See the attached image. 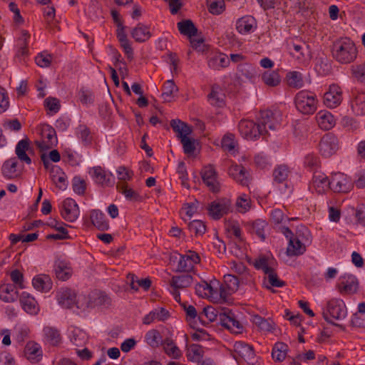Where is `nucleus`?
<instances>
[{"label": "nucleus", "mask_w": 365, "mask_h": 365, "mask_svg": "<svg viewBox=\"0 0 365 365\" xmlns=\"http://www.w3.org/2000/svg\"><path fill=\"white\" fill-rule=\"evenodd\" d=\"M236 207L239 212L245 213L251 207V199L246 195H240L236 201Z\"/></svg>", "instance_id": "60"}, {"label": "nucleus", "mask_w": 365, "mask_h": 365, "mask_svg": "<svg viewBox=\"0 0 365 365\" xmlns=\"http://www.w3.org/2000/svg\"><path fill=\"white\" fill-rule=\"evenodd\" d=\"M306 252V244L293 237L289 241L286 253L289 257L299 256Z\"/></svg>", "instance_id": "37"}, {"label": "nucleus", "mask_w": 365, "mask_h": 365, "mask_svg": "<svg viewBox=\"0 0 365 365\" xmlns=\"http://www.w3.org/2000/svg\"><path fill=\"white\" fill-rule=\"evenodd\" d=\"M188 228L195 235H202L206 231V226L201 220H192L189 223Z\"/></svg>", "instance_id": "64"}, {"label": "nucleus", "mask_w": 365, "mask_h": 365, "mask_svg": "<svg viewBox=\"0 0 365 365\" xmlns=\"http://www.w3.org/2000/svg\"><path fill=\"white\" fill-rule=\"evenodd\" d=\"M163 349L166 354L173 359H179L181 356L180 349L174 344V342L167 339L163 341Z\"/></svg>", "instance_id": "56"}, {"label": "nucleus", "mask_w": 365, "mask_h": 365, "mask_svg": "<svg viewBox=\"0 0 365 365\" xmlns=\"http://www.w3.org/2000/svg\"><path fill=\"white\" fill-rule=\"evenodd\" d=\"M240 281L232 274L224 276V283L220 287V297L225 300L230 295L235 292L239 288Z\"/></svg>", "instance_id": "17"}, {"label": "nucleus", "mask_w": 365, "mask_h": 365, "mask_svg": "<svg viewBox=\"0 0 365 365\" xmlns=\"http://www.w3.org/2000/svg\"><path fill=\"white\" fill-rule=\"evenodd\" d=\"M327 312H323L324 319L335 326H338V324L332 322L328 314L336 320H342L347 316V308L345 302L341 299L334 298L330 299L327 304Z\"/></svg>", "instance_id": "3"}, {"label": "nucleus", "mask_w": 365, "mask_h": 365, "mask_svg": "<svg viewBox=\"0 0 365 365\" xmlns=\"http://www.w3.org/2000/svg\"><path fill=\"white\" fill-rule=\"evenodd\" d=\"M61 217L69 222H75L80 215V210L76 202L70 197L65 199L61 206Z\"/></svg>", "instance_id": "10"}, {"label": "nucleus", "mask_w": 365, "mask_h": 365, "mask_svg": "<svg viewBox=\"0 0 365 365\" xmlns=\"http://www.w3.org/2000/svg\"><path fill=\"white\" fill-rule=\"evenodd\" d=\"M225 95L222 88L217 86L214 85L212 87L210 93L207 96V99L210 105L222 108L225 106Z\"/></svg>", "instance_id": "30"}, {"label": "nucleus", "mask_w": 365, "mask_h": 365, "mask_svg": "<svg viewBox=\"0 0 365 365\" xmlns=\"http://www.w3.org/2000/svg\"><path fill=\"white\" fill-rule=\"evenodd\" d=\"M257 29L256 19L250 15L242 16L236 22V29L241 34L252 33Z\"/></svg>", "instance_id": "24"}, {"label": "nucleus", "mask_w": 365, "mask_h": 365, "mask_svg": "<svg viewBox=\"0 0 365 365\" xmlns=\"http://www.w3.org/2000/svg\"><path fill=\"white\" fill-rule=\"evenodd\" d=\"M116 188L128 201L136 202L143 200V197L139 192L129 187L127 183H118Z\"/></svg>", "instance_id": "35"}, {"label": "nucleus", "mask_w": 365, "mask_h": 365, "mask_svg": "<svg viewBox=\"0 0 365 365\" xmlns=\"http://www.w3.org/2000/svg\"><path fill=\"white\" fill-rule=\"evenodd\" d=\"M287 345L283 342H277L274 344L272 356L274 361H282L286 358Z\"/></svg>", "instance_id": "55"}, {"label": "nucleus", "mask_w": 365, "mask_h": 365, "mask_svg": "<svg viewBox=\"0 0 365 365\" xmlns=\"http://www.w3.org/2000/svg\"><path fill=\"white\" fill-rule=\"evenodd\" d=\"M170 317V312L165 308L158 307L150 311L143 319L144 324H150L154 322H165Z\"/></svg>", "instance_id": "26"}, {"label": "nucleus", "mask_w": 365, "mask_h": 365, "mask_svg": "<svg viewBox=\"0 0 365 365\" xmlns=\"http://www.w3.org/2000/svg\"><path fill=\"white\" fill-rule=\"evenodd\" d=\"M319 126L324 130L331 129L336 123L334 116L328 110H320L316 115Z\"/></svg>", "instance_id": "29"}, {"label": "nucleus", "mask_w": 365, "mask_h": 365, "mask_svg": "<svg viewBox=\"0 0 365 365\" xmlns=\"http://www.w3.org/2000/svg\"><path fill=\"white\" fill-rule=\"evenodd\" d=\"M200 258L194 251L188 250L185 255H180L177 266V272H189L193 270L195 265L200 263Z\"/></svg>", "instance_id": "11"}, {"label": "nucleus", "mask_w": 365, "mask_h": 365, "mask_svg": "<svg viewBox=\"0 0 365 365\" xmlns=\"http://www.w3.org/2000/svg\"><path fill=\"white\" fill-rule=\"evenodd\" d=\"M246 226L252 234H255L262 240H264V229L267 227V223L265 220L257 219L255 221L247 222Z\"/></svg>", "instance_id": "43"}, {"label": "nucleus", "mask_w": 365, "mask_h": 365, "mask_svg": "<svg viewBox=\"0 0 365 365\" xmlns=\"http://www.w3.org/2000/svg\"><path fill=\"white\" fill-rule=\"evenodd\" d=\"M193 282V277L191 274L174 275L169 282L172 294L175 300L178 302H180V289L189 287Z\"/></svg>", "instance_id": "5"}, {"label": "nucleus", "mask_w": 365, "mask_h": 365, "mask_svg": "<svg viewBox=\"0 0 365 365\" xmlns=\"http://www.w3.org/2000/svg\"><path fill=\"white\" fill-rule=\"evenodd\" d=\"M89 174L93 181L102 186H111L114 183V178L111 173H106L101 166L90 169Z\"/></svg>", "instance_id": "16"}, {"label": "nucleus", "mask_w": 365, "mask_h": 365, "mask_svg": "<svg viewBox=\"0 0 365 365\" xmlns=\"http://www.w3.org/2000/svg\"><path fill=\"white\" fill-rule=\"evenodd\" d=\"M66 225L63 222H58L56 220H52L48 223V226L58 232V234L48 235L46 238L48 240H67L70 238L68 230L63 226Z\"/></svg>", "instance_id": "40"}, {"label": "nucleus", "mask_w": 365, "mask_h": 365, "mask_svg": "<svg viewBox=\"0 0 365 365\" xmlns=\"http://www.w3.org/2000/svg\"><path fill=\"white\" fill-rule=\"evenodd\" d=\"M204 355V351L202 346L192 344L187 349L186 356L189 361L199 363Z\"/></svg>", "instance_id": "48"}, {"label": "nucleus", "mask_w": 365, "mask_h": 365, "mask_svg": "<svg viewBox=\"0 0 365 365\" xmlns=\"http://www.w3.org/2000/svg\"><path fill=\"white\" fill-rule=\"evenodd\" d=\"M76 135L84 145H91L93 135L90 128L85 124H80L76 128Z\"/></svg>", "instance_id": "47"}, {"label": "nucleus", "mask_w": 365, "mask_h": 365, "mask_svg": "<svg viewBox=\"0 0 365 365\" xmlns=\"http://www.w3.org/2000/svg\"><path fill=\"white\" fill-rule=\"evenodd\" d=\"M217 314L215 309L212 307H206L203 310L198 314V319L202 324H208L217 320Z\"/></svg>", "instance_id": "54"}, {"label": "nucleus", "mask_w": 365, "mask_h": 365, "mask_svg": "<svg viewBox=\"0 0 365 365\" xmlns=\"http://www.w3.org/2000/svg\"><path fill=\"white\" fill-rule=\"evenodd\" d=\"M323 98L324 103L327 108H335L342 102V90L338 85L331 84L324 94Z\"/></svg>", "instance_id": "14"}, {"label": "nucleus", "mask_w": 365, "mask_h": 365, "mask_svg": "<svg viewBox=\"0 0 365 365\" xmlns=\"http://www.w3.org/2000/svg\"><path fill=\"white\" fill-rule=\"evenodd\" d=\"M258 125L263 130V135L267 133V128L274 130L279 127V123L275 120L271 110H267L260 113L258 120Z\"/></svg>", "instance_id": "21"}, {"label": "nucleus", "mask_w": 365, "mask_h": 365, "mask_svg": "<svg viewBox=\"0 0 365 365\" xmlns=\"http://www.w3.org/2000/svg\"><path fill=\"white\" fill-rule=\"evenodd\" d=\"M230 63V60L225 53H215L208 58V66L213 70H220L227 68Z\"/></svg>", "instance_id": "31"}, {"label": "nucleus", "mask_w": 365, "mask_h": 365, "mask_svg": "<svg viewBox=\"0 0 365 365\" xmlns=\"http://www.w3.org/2000/svg\"><path fill=\"white\" fill-rule=\"evenodd\" d=\"M196 294L201 297H215L217 292L210 284L202 281L195 286Z\"/></svg>", "instance_id": "50"}, {"label": "nucleus", "mask_w": 365, "mask_h": 365, "mask_svg": "<svg viewBox=\"0 0 365 365\" xmlns=\"http://www.w3.org/2000/svg\"><path fill=\"white\" fill-rule=\"evenodd\" d=\"M359 287L357 278L352 274H344L341 277L337 288L341 294H355Z\"/></svg>", "instance_id": "15"}, {"label": "nucleus", "mask_w": 365, "mask_h": 365, "mask_svg": "<svg viewBox=\"0 0 365 365\" xmlns=\"http://www.w3.org/2000/svg\"><path fill=\"white\" fill-rule=\"evenodd\" d=\"M19 298V289L9 282L0 284V299L6 303H12Z\"/></svg>", "instance_id": "20"}, {"label": "nucleus", "mask_w": 365, "mask_h": 365, "mask_svg": "<svg viewBox=\"0 0 365 365\" xmlns=\"http://www.w3.org/2000/svg\"><path fill=\"white\" fill-rule=\"evenodd\" d=\"M294 237L299 239L306 245L310 244L312 242V234L310 230L304 225L297 226Z\"/></svg>", "instance_id": "57"}, {"label": "nucleus", "mask_w": 365, "mask_h": 365, "mask_svg": "<svg viewBox=\"0 0 365 365\" xmlns=\"http://www.w3.org/2000/svg\"><path fill=\"white\" fill-rule=\"evenodd\" d=\"M294 103L297 110L300 113L309 115L316 112L318 100L314 93L307 90H302L294 96Z\"/></svg>", "instance_id": "2"}, {"label": "nucleus", "mask_w": 365, "mask_h": 365, "mask_svg": "<svg viewBox=\"0 0 365 365\" xmlns=\"http://www.w3.org/2000/svg\"><path fill=\"white\" fill-rule=\"evenodd\" d=\"M31 36L26 30L21 32V36L17 38L16 45V56L24 57L29 55V43Z\"/></svg>", "instance_id": "27"}, {"label": "nucleus", "mask_w": 365, "mask_h": 365, "mask_svg": "<svg viewBox=\"0 0 365 365\" xmlns=\"http://www.w3.org/2000/svg\"><path fill=\"white\" fill-rule=\"evenodd\" d=\"M228 174L243 186H248L251 180L249 172L241 165H232L228 170Z\"/></svg>", "instance_id": "19"}, {"label": "nucleus", "mask_w": 365, "mask_h": 365, "mask_svg": "<svg viewBox=\"0 0 365 365\" xmlns=\"http://www.w3.org/2000/svg\"><path fill=\"white\" fill-rule=\"evenodd\" d=\"M238 130L240 135L250 140H257L260 135H263V130L258 125V123L250 120H241L238 124Z\"/></svg>", "instance_id": "6"}, {"label": "nucleus", "mask_w": 365, "mask_h": 365, "mask_svg": "<svg viewBox=\"0 0 365 365\" xmlns=\"http://www.w3.org/2000/svg\"><path fill=\"white\" fill-rule=\"evenodd\" d=\"M201 176L203 182L212 192H218L220 190V184L218 181V175L215 168L212 165H208L201 170Z\"/></svg>", "instance_id": "9"}, {"label": "nucleus", "mask_w": 365, "mask_h": 365, "mask_svg": "<svg viewBox=\"0 0 365 365\" xmlns=\"http://www.w3.org/2000/svg\"><path fill=\"white\" fill-rule=\"evenodd\" d=\"M312 185L318 193H324L331 190V178L321 172L315 171L312 177Z\"/></svg>", "instance_id": "25"}, {"label": "nucleus", "mask_w": 365, "mask_h": 365, "mask_svg": "<svg viewBox=\"0 0 365 365\" xmlns=\"http://www.w3.org/2000/svg\"><path fill=\"white\" fill-rule=\"evenodd\" d=\"M286 78L288 86L292 88L299 89L304 86L303 75L299 71L287 73Z\"/></svg>", "instance_id": "51"}, {"label": "nucleus", "mask_w": 365, "mask_h": 365, "mask_svg": "<svg viewBox=\"0 0 365 365\" xmlns=\"http://www.w3.org/2000/svg\"><path fill=\"white\" fill-rule=\"evenodd\" d=\"M57 299L63 307L71 308L76 303V294L71 289H61L57 294Z\"/></svg>", "instance_id": "34"}, {"label": "nucleus", "mask_w": 365, "mask_h": 365, "mask_svg": "<svg viewBox=\"0 0 365 365\" xmlns=\"http://www.w3.org/2000/svg\"><path fill=\"white\" fill-rule=\"evenodd\" d=\"M58 143L55 129L49 125H43L41 131V140H36L35 144L41 151H45L56 146Z\"/></svg>", "instance_id": "4"}, {"label": "nucleus", "mask_w": 365, "mask_h": 365, "mask_svg": "<svg viewBox=\"0 0 365 365\" xmlns=\"http://www.w3.org/2000/svg\"><path fill=\"white\" fill-rule=\"evenodd\" d=\"M32 285L37 291L48 292L51 289L53 282L49 275L40 274L33 278Z\"/></svg>", "instance_id": "28"}, {"label": "nucleus", "mask_w": 365, "mask_h": 365, "mask_svg": "<svg viewBox=\"0 0 365 365\" xmlns=\"http://www.w3.org/2000/svg\"><path fill=\"white\" fill-rule=\"evenodd\" d=\"M182 144L183 151L187 155H192L195 150V140L187 136L180 139Z\"/></svg>", "instance_id": "63"}, {"label": "nucleus", "mask_w": 365, "mask_h": 365, "mask_svg": "<svg viewBox=\"0 0 365 365\" xmlns=\"http://www.w3.org/2000/svg\"><path fill=\"white\" fill-rule=\"evenodd\" d=\"M29 140L26 138L19 140L16 146L15 153L17 155L18 159L21 161L25 162L27 165L31 163V159L26 154V151L30 148Z\"/></svg>", "instance_id": "38"}, {"label": "nucleus", "mask_w": 365, "mask_h": 365, "mask_svg": "<svg viewBox=\"0 0 365 365\" xmlns=\"http://www.w3.org/2000/svg\"><path fill=\"white\" fill-rule=\"evenodd\" d=\"M230 202L225 199L212 202L208 207V214L214 220L220 219L230 210Z\"/></svg>", "instance_id": "18"}, {"label": "nucleus", "mask_w": 365, "mask_h": 365, "mask_svg": "<svg viewBox=\"0 0 365 365\" xmlns=\"http://www.w3.org/2000/svg\"><path fill=\"white\" fill-rule=\"evenodd\" d=\"M54 272L56 277L62 281L68 279L72 274V269L69 264L64 261H56L54 264Z\"/></svg>", "instance_id": "39"}, {"label": "nucleus", "mask_w": 365, "mask_h": 365, "mask_svg": "<svg viewBox=\"0 0 365 365\" xmlns=\"http://www.w3.org/2000/svg\"><path fill=\"white\" fill-rule=\"evenodd\" d=\"M132 37L135 41L143 43L151 37L150 28L143 24H138L131 31Z\"/></svg>", "instance_id": "42"}, {"label": "nucleus", "mask_w": 365, "mask_h": 365, "mask_svg": "<svg viewBox=\"0 0 365 365\" xmlns=\"http://www.w3.org/2000/svg\"><path fill=\"white\" fill-rule=\"evenodd\" d=\"M43 16L46 24L52 27L56 24V9L52 6H48L43 9Z\"/></svg>", "instance_id": "62"}, {"label": "nucleus", "mask_w": 365, "mask_h": 365, "mask_svg": "<svg viewBox=\"0 0 365 365\" xmlns=\"http://www.w3.org/2000/svg\"><path fill=\"white\" fill-rule=\"evenodd\" d=\"M90 218L92 224L98 230L106 231L109 229V222L104 213L99 210H93L91 212Z\"/></svg>", "instance_id": "33"}, {"label": "nucleus", "mask_w": 365, "mask_h": 365, "mask_svg": "<svg viewBox=\"0 0 365 365\" xmlns=\"http://www.w3.org/2000/svg\"><path fill=\"white\" fill-rule=\"evenodd\" d=\"M208 11L214 15L222 14L225 9L224 0H207Z\"/></svg>", "instance_id": "61"}, {"label": "nucleus", "mask_w": 365, "mask_h": 365, "mask_svg": "<svg viewBox=\"0 0 365 365\" xmlns=\"http://www.w3.org/2000/svg\"><path fill=\"white\" fill-rule=\"evenodd\" d=\"M264 83L269 87H275L281 82V78L277 71H267L262 75Z\"/></svg>", "instance_id": "52"}, {"label": "nucleus", "mask_w": 365, "mask_h": 365, "mask_svg": "<svg viewBox=\"0 0 365 365\" xmlns=\"http://www.w3.org/2000/svg\"><path fill=\"white\" fill-rule=\"evenodd\" d=\"M20 303L22 309L28 314L36 315L40 309L35 298L29 293L23 292L20 296Z\"/></svg>", "instance_id": "23"}, {"label": "nucleus", "mask_w": 365, "mask_h": 365, "mask_svg": "<svg viewBox=\"0 0 365 365\" xmlns=\"http://www.w3.org/2000/svg\"><path fill=\"white\" fill-rule=\"evenodd\" d=\"M17 165L18 160L16 158H11L6 160L1 168L3 175L8 179L16 177L19 175Z\"/></svg>", "instance_id": "44"}, {"label": "nucleus", "mask_w": 365, "mask_h": 365, "mask_svg": "<svg viewBox=\"0 0 365 365\" xmlns=\"http://www.w3.org/2000/svg\"><path fill=\"white\" fill-rule=\"evenodd\" d=\"M178 29L180 33L182 35L187 36L189 38L195 36L197 33V29L191 20H183L177 24Z\"/></svg>", "instance_id": "49"}, {"label": "nucleus", "mask_w": 365, "mask_h": 365, "mask_svg": "<svg viewBox=\"0 0 365 365\" xmlns=\"http://www.w3.org/2000/svg\"><path fill=\"white\" fill-rule=\"evenodd\" d=\"M289 170L287 165H280L277 166L273 170V183L277 186L281 184L284 185V188L281 189L282 191H285L287 185V180L289 176Z\"/></svg>", "instance_id": "32"}, {"label": "nucleus", "mask_w": 365, "mask_h": 365, "mask_svg": "<svg viewBox=\"0 0 365 365\" xmlns=\"http://www.w3.org/2000/svg\"><path fill=\"white\" fill-rule=\"evenodd\" d=\"M41 159L43 162V166L46 170H50L51 172L61 171V169L56 165L51 163L50 160L53 163H58L61 160V155L57 150H53L49 153L48 157L45 154L41 155Z\"/></svg>", "instance_id": "36"}, {"label": "nucleus", "mask_w": 365, "mask_h": 365, "mask_svg": "<svg viewBox=\"0 0 365 365\" xmlns=\"http://www.w3.org/2000/svg\"><path fill=\"white\" fill-rule=\"evenodd\" d=\"M238 73L245 79L253 81L257 76V68L251 63H244L237 66Z\"/></svg>", "instance_id": "45"}, {"label": "nucleus", "mask_w": 365, "mask_h": 365, "mask_svg": "<svg viewBox=\"0 0 365 365\" xmlns=\"http://www.w3.org/2000/svg\"><path fill=\"white\" fill-rule=\"evenodd\" d=\"M44 339L50 345L56 346L61 342L59 331L53 327H45L43 329Z\"/></svg>", "instance_id": "41"}, {"label": "nucleus", "mask_w": 365, "mask_h": 365, "mask_svg": "<svg viewBox=\"0 0 365 365\" xmlns=\"http://www.w3.org/2000/svg\"><path fill=\"white\" fill-rule=\"evenodd\" d=\"M145 341L152 348L163 344L162 336L157 329L149 330L145 335Z\"/></svg>", "instance_id": "53"}, {"label": "nucleus", "mask_w": 365, "mask_h": 365, "mask_svg": "<svg viewBox=\"0 0 365 365\" xmlns=\"http://www.w3.org/2000/svg\"><path fill=\"white\" fill-rule=\"evenodd\" d=\"M178 91V88L174 81L173 80H168L163 85L162 96L165 101H169Z\"/></svg>", "instance_id": "58"}, {"label": "nucleus", "mask_w": 365, "mask_h": 365, "mask_svg": "<svg viewBox=\"0 0 365 365\" xmlns=\"http://www.w3.org/2000/svg\"><path fill=\"white\" fill-rule=\"evenodd\" d=\"M352 109L359 115H365V93H359L356 96Z\"/></svg>", "instance_id": "59"}, {"label": "nucleus", "mask_w": 365, "mask_h": 365, "mask_svg": "<svg viewBox=\"0 0 365 365\" xmlns=\"http://www.w3.org/2000/svg\"><path fill=\"white\" fill-rule=\"evenodd\" d=\"M233 357L238 361V358L243 359L248 364L255 361V353L253 347L242 341H236L233 345Z\"/></svg>", "instance_id": "8"}, {"label": "nucleus", "mask_w": 365, "mask_h": 365, "mask_svg": "<svg viewBox=\"0 0 365 365\" xmlns=\"http://www.w3.org/2000/svg\"><path fill=\"white\" fill-rule=\"evenodd\" d=\"M218 317L220 324L230 331L235 334L242 332V324L236 319L235 314L230 310L220 313Z\"/></svg>", "instance_id": "13"}, {"label": "nucleus", "mask_w": 365, "mask_h": 365, "mask_svg": "<svg viewBox=\"0 0 365 365\" xmlns=\"http://www.w3.org/2000/svg\"><path fill=\"white\" fill-rule=\"evenodd\" d=\"M24 355L30 362L38 363L43 356L41 345L34 341H28L24 348Z\"/></svg>", "instance_id": "22"}, {"label": "nucleus", "mask_w": 365, "mask_h": 365, "mask_svg": "<svg viewBox=\"0 0 365 365\" xmlns=\"http://www.w3.org/2000/svg\"><path fill=\"white\" fill-rule=\"evenodd\" d=\"M354 187L351 178L346 175L338 172L331 176V190L335 192L346 193L350 192Z\"/></svg>", "instance_id": "7"}, {"label": "nucleus", "mask_w": 365, "mask_h": 365, "mask_svg": "<svg viewBox=\"0 0 365 365\" xmlns=\"http://www.w3.org/2000/svg\"><path fill=\"white\" fill-rule=\"evenodd\" d=\"M332 58L339 64L347 65L355 61L358 56V48L355 42L349 37H339L331 46Z\"/></svg>", "instance_id": "1"}, {"label": "nucleus", "mask_w": 365, "mask_h": 365, "mask_svg": "<svg viewBox=\"0 0 365 365\" xmlns=\"http://www.w3.org/2000/svg\"><path fill=\"white\" fill-rule=\"evenodd\" d=\"M338 149V139L331 133L325 134L319 143V150L321 155L329 158L336 153Z\"/></svg>", "instance_id": "12"}, {"label": "nucleus", "mask_w": 365, "mask_h": 365, "mask_svg": "<svg viewBox=\"0 0 365 365\" xmlns=\"http://www.w3.org/2000/svg\"><path fill=\"white\" fill-rule=\"evenodd\" d=\"M170 126L173 131L177 133L178 138L181 139L183 136L190 135L192 132L190 127L179 119H173L170 121Z\"/></svg>", "instance_id": "46"}]
</instances>
